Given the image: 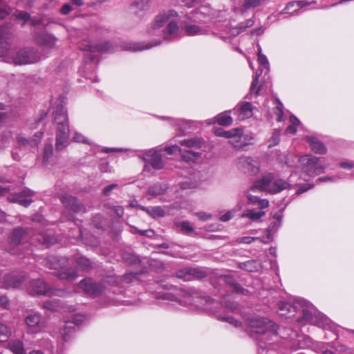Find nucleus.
I'll list each match as a JSON object with an SVG mask.
<instances>
[{"label": "nucleus", "instance_id": "obj_1", "mask_svg": "<svg viewBox=\"0 0 354 354\" xmlns=\"http://www.w3.org/2000/svg\"><path fill=\"white\" fill-rule=\"evenodd\" d=\"M278 307V313L281 317L290 318L295 315L296 312L301 310L302 317L298 319L299 322L303 324L309 323L323 328H327L329 326L328 319L322 314L317 313L314 306L303 299H296L292 305L288 302L280 301Z\"/></svg>", "mask_w": 354, "mask_h": 354}, {"label": "nucleus", "instance_id": "obj_2", "mask_svg": "<svg viewBox=\"0 0 354 354\" xmlns=\"http://www.w3.org/2000/svg\"><path fill=\"white\" fill-rule=\"evenodd\" d=\"M55 124V149L62 151L69 144L70 130L66 109L62 104H56L53 112Z\"/></svg>", "mask_w": 354, "mask_h": 354}, {"label": "nucleus", "instance_id": "obj_3", "mask_svg": "<svg viewBox=\"0 0 354 354\" xmlns=\"http://www.w3.org/2000/svg\"><path fill=\"white\" fill-rule=\"evenodd\" d=\"M248 326L250 336L260 342H268L277 335V326L266 317H252L249 319Z\"/></svg>", "mask_w": 354, "mask_h": 354}, {"label": "nucleus", "instance_id": "obj_4", "mask_svg": "<svg viewBox=\"0 0 354 354\" xmlns=\"http://www.w3.org/2000/svg\"><path fill=\"white\" fill-rule=\"evenodd\" d=\"M296 176V172H293L289 176L288 181L281 178L274 180L273 174L269 173L264 175L261 179L257 180L254 185L251 187V190L253 191L255 189H258L259 191L264 190L271 194H276L284 189H291L293 187V184L296 183L294 180Z\"/></svg>", "mask_w": 354, "mask_h": 354}, {"label": "nucleus", "instance_id": "obj_5", "mask_svg": "<svg viewBox=\"0 0 354 354\" xmlns=\"http://www.w3.org/2000/svg\"><path fill=\"white\" fill-rule=\"evenodd\" d=\"M326 167L324 158L311 154L304 155L300 157L299 178L304 181H308L316 176L324 174Z\"/></svg>", "mask_w": 354, "mask_h": 354}, {"label": "nucleus", "instance_id": "obj_6", "mask_svg": "<svg viewBox=\"0 0 354 354\" xmlns=\"http://www.w3.org/2000/svg\"><path fill=\"white\" fill-rule=\"evenodd\" d=\"M180 298H176L170 293L164 295L165 299L174 300L178 299V302L183 306H194L197 308H207L206 306L212 302L209 297L201 296L198 292H189L187 291H180Z\"/></svg>", "mask_w": 354, "mask_h": 354}, {"label": "nucleus", "instance_id": "obj_7", "mask_svg": "<svg viewBox=\"0 0 354 354\" xmlns=\"http://www.w3.org/2000/svg\"><path fill=\"white\" fill-rule=\"evenodd\" d=\"M177 16V12L173 10H169L167 13H162L156 17L153 24V28L158 30L166 24L165 30H162L163 37L165 40L169 41L171 37L177 35L178 26L177 23L171 19V17Z\"/></svg>", "mask_w": 354, "mask_h": 354}, {"label": "nucleus", "instance_id": "obj_8", "mask_svg": "<svg viewBox=\"0 0 354 354\" xmlns=\"http://www.w3.org/2000/svg\"><path fill=\"white\" fill-rule=\"evenodd\" d=\"M41 60L39 53L33 48L19 49L7 58V62L15 65H26L37 63Z\"/></svg>", "mask_w": 354, "mask_h": 354}, {"label": "nucleus", "instance_id": "obj_9", "mask_svg": "<svg viewBox=\"0 0 354 354\" xmlns=\"http://www.w3.org/2000/svg\"><path fill=\"white\" fill-rule=\"evenodd\" d=\"M68 260L64 257H57L55 256L48 257L46 260V266L50 269L61 270L57 273V276L61 279L73 281L75 279L77 274L72 269L64 270L66 266Z\"/></svg>", "mask_w": 354, "mask_h": 354}, {"label": "nucleus", "instance_id": "obj_10", "mask_svg": "<svg viewBox=\"0 0 354 354\" xmlns=\"http://www.w3.org/2000/svg\"><path fill=\"white\" fill-rule=\"evenodd\" d=\"M28 291L30 295L48 296L59 295L62 292L60 290L51 289L42 279L32 280L28 288Z\"/></svg>", "mask_w": 354, "mask_h": 354}, {"label": "nucleus", "instance_id": "obj_11", "mask_svg": "<svg viewBox=\"0 0 354 354\" xmlns=\"http://www.w3.org/2000/svg\"><path fill=\"white\" fill-rule=\"evenodd\" d=\"M80 48L82 50L87 52L86 56L89 57L91 61L94 59V57L92 55L93 53H113L115 50L114 46L108 41H103L97 44H93L88 41L86 44H82Z\"/></svg>", "mask_w": 354, "mask_h": 354}, {"label": "nucleus", "instance_id": "obj_12", "mask_svg": "<svg viewBox=\"0 0 354 354\" xmlns=\"http://www.w3.org/2000/svg\"><path fill=\"white\" fill-rule=\"evenodd\" d=\"M26 232L22 227L15 229L9 236V248L8 252L12 254L19 255V249L17 248L24 239Z\"/></svg>", "mask_w": 354, "mask_h": 354}, {"label": "nucleus", "instance_id": "obj_13", "mask_svg": "<svg viewBox=\"0 0 354 354\" xmlns=\"http://www.w3.org/2000/svg\"><path fill=\"white\" fill-rule=\"evenodd\" d=\"M143 160L145 162V171L148 168V165L156 170L162 169L165 165L160 152L156 149H152L145 152Z\"/></svg>", "mask_w": 354, "mask_h": 354}, {"label": "nucleus", "instance_id": "obj_14", "mask_svg": "<svg viewBox=\"0 0 354 354\" xmlns=\"http://www.w3.org/2000/svg\"><path fill=\"white\" fill-rule=\"evenodd\" d=\"M25 324L30 333H37L44 328V321L37 312H30L25 317Z\"/></svg>", "mask_w": 354, "mask_h": 354}, {"label": "nucleus", "instance_id": "obj_15", "mask_svg": "<svg viewBox=\"0 0 354 354\" xmlns=\"http://www.w3.org/2000/svg\"><path fill=\"white\" fill-rule=\"evenodd\" d=\"M79 287L83 291L92 296H98L102 294L104 290V287L102 283H95L91 279H84L79 283Z\"/></svg>", "mask_w": 354, "mask_h": 354}, {"label": "nucleus", "instance_id": "obj_16", "mask_svg": "<svg viewBox=\"0 0 354 354\" xmlns=\"http://www.w3.org/2000/svg\"><path fill=\"white\" fill-rule=\"evenodd\" d=\"M252 111V104L248 102H241L234 109V113L240 121L250 118L253 114Z\"/></svg>", "mask_w": 354, "mask_h": 354}, {"label": "nucleus", "instance_id": "obj_17", "mask_svg": "<svg viewBox=\"0 0 354 354\" xmlns=\"http://www.w3.org/2000/svg\"><path fill=\"white\" fill-rule=\"evenodd\" d=\"M34 194V192L30 189H24L19 194L10 195L8 200L12 203H18L22 206L28 207L32 202L30 198Z\"/></svg>", "mask_w": 354, "mask_h": 354}, {"label": "nucleus", "instance_id": "obj_18", "mask_svg": "<svg viewBox=\"0 0 354 354\" xmlns=\"http://www.w3.org/2000/svg\"><path fill=\"white\" fill-rule=\"evenodd\" d=\"M237 165L239 169L249 174H255L259 170L254 165V160L250 157L240 158Z\"/></svg>", "mask_w": 354, "mask_h": 354}, {"label": "nucleus", "instance_id": "obj_19", "mask_svg": "<svg viewBox=\"0 0 354 354\" xmlns=\"http://www.w3.org/2000/svg\"><path fill=\"white\" fill-rule=\"evenodd\" d=\"M60 200L66 208L74 212H80L84 210V207L75 197L64 194L61 196Z\"/></svg>", "mask_w": 354, "mask_h": 354}, {"label": "nucleus", "instance_id": "obj_20", "mask_svg": "<svg viewBox=\"0 0 354 354\" xmlns=\"http://www.w3.org/2000/svg\"><path fill=\"white\" fill-rule=\"evenodd\" d=\"M13 16L17 20L21 21L22 26L26 24L35 26L41 24L40 19L35 17H32L29 13L25 11L16 10L13 13Z\"/></svg>", "mask_w": 354, "mask_h": 354}, {"label": "nucleus", "instance_id": "obj_21", "mask_svg": "<svg viewBox=\"0 0 354 354\" xmlns=\"http://www.w3.org/2000/svg\"><path fill=\"white\" fill-rule=\"evenodd\" d=\"M24 275L21 274H10L6 276L3 286L6 288H20L24 281Z\"/></svg>", "mask_w": 354, "mask_h": 354}, {"label": "nucleus", "instance_id": "obj_22", "mask_svg": "<svg viewBox=\"0 0 354 354\" xmlns=\"http://www.w3.org/2000/svg\"><path fill=\"white\" fill-rule=\"evenodd\" d=\"M176 276L178 279H183L184 281H190L192 277L197 278L203 277L205 276V273L194 268H185L176 272Z\"/></svg>", "mask_w": 354, "mask_h": 354}, {"label": "nucleus", "instance_id": "obj_23", "mask_svg": "<svg viewBox=\"0 0 354 354\" xmlns=\"http://www.w3.org/2000/svg\"><path fill=\"white\" fill-rule=\"evenodd\" d=\"M214 134L219 137L239 140L242 139L243 137V130L239 128H235L228 131H225L222 128H218L214 131Z\"/></svg>", "mask_w": 354, "mask_h": 354}, {"label": "nucleus", "instance_id": "obj_24", "mask_svg": "<svg viewBox=\"0 0 354 354\" xmlns=\"http://www.w3.org/2000/svg\"><path fill=\"white\" fill-rule=\"evenodd\" d=\"M43 133L39 132L37 133L35 136L36 138H31L28 139L25 138L24 136L19 135L17 136V142L19 145V146L22 147H27L30 148H35L37 147L38 145V143L39 140L41 139Z\"/></svg>", "mask_w": 354, "mask_h": 354}, {"label": "nucleus", "instance_id": "obj_25", "mask_svg": "<svg viewBox=\"0 0 354 354\" xmlns=\"http://www.w3.org/2000/svg\"><path fill=\"white\" fill-rule=\"evenodd\" d=\"M160 42H156L154 44H149V43H133V42H127L124 44L123 48L126 50H130L133 52L141 51L144 50H147L151 48L153 46H156L158 45Z\"/></svg>", "mask_w": 354, "mask_h": 354}, {"label": "nucleus", "instance_id": "obj_26", "mask_svg": "<svg viewBox=\"0 0 354 354\" xmlns=\"http://www.w3.org/2000/svg\"><path fill=\"white\" fill-rule=\"evenodd\" d=\"M306 140L310 145L311 149L318 154H325L327 151L325 145L319 141L317 138L313 136H307L306 137Z\"/></svg>", "mask_w": 354, "mask_h": 354}, {"label": "nucleus", "instance_id": "obj_27", "mask_svg": "<svg viewBox=\"0 0 354 354\" xmlns=\"http://www.w3.org/2000/svg\"><path fill=\"white\" fill-rule=\"evenodd\" d=\"M255 190H259L258 189H255L252 191L251 189L245 193V196L248 198V203L250 205H257L261 209H265L269 206V201L267 199H261L258 196H253L250 192H254Z\"/></svg>", "mask_w": 354, "mask_h": 354}, {"label": "nucleus", "instance_id": "obj_28", "mask_svg": "<svg viewBox=\"0 0 354 354\" xmlns=\"http://www.w3.org/2000/svg\"><path fill=\"white\" fill-rule=\"evenodd\" d=\"M265 215L266 212L262 209L259 211H256L254 209H247L243 211V212L241 215V217L243 218H248L252 221H258L261 218V217L264 216Z\"/></svg>", "mask_w": 354, "mask_h": 354}, {"label": "nucleus", "instance_id": "obj_29", "mask_svg": "<svg viewBox=\"0 0 354 354\" xmlns=\"http://www.w3.org/2000/svg\"><path fill=\"white\" fill-rule=\"evenodd\" d=\"M33 240H37L39 243L46 246L51 245L56 243L57 239L52 234L48 233H41L36 234Z\"/></svg>", "mask_w": 354, "mask_h": 354}, {"label": "nucleus", "instance_id": "obj_30", "mask_svg": "<svg viewBox=\"0 0 354 354\" xmlns=\"http://www.w3.org/2000/svg\"><path fill=\"white\" fill-rule=\"evenodd\" d=\"M308 4V3L303 1L290 2L286 5L282 13L294 15L297 10Z\"/></svg>", "mask_w": 354, "mask_h": 354}, {"label": "nucleus", "instance_id": "obj_31", "mask_svg": "<svg viewBox=\"0 0 354 354\" xmlns=\"http://www.w3.org/2000/svg\"><path fill=\"white\" fill-rule=\"evenodd\" d=\"M7 348L14 354H27L24 347V344L19 339L12 340L8 342Z\"/></svg>", "mask_w": 354, "mask_h": 354}, {"label": "nucleus", "instance_id": "obj_32", "mask_svg": "<svg viewBox=\"0 0 354 354\" xmlns=\"http://www.w3.org/2000/svg\"><path fill=\"white\" fill-rule=\"evenodd\" d=\"M75 326L73 325V323L70 321H67L60 328V334L63 339L66 341L74 333Z\"/></svg>", "mask_w": 354, "mask_h": 354}, {"label": "nucleus", "instance_id": "obj_33", "mask_svg": "<svg viewBox=\"0 0 354 354\" xmlns=\"http://www.w3.org/2000/svg\"><path fill=\"white\" fill-rule=\"evenodd\" d=\"M37 41L43 46L53 47L56 43V39L48 34H40L36 37Z\"/></svg>", "mask_w": 354, "mask_h": 354}, {"label": "nucleus", "instance_id": "obj_34", "mask_svg": "<svg viewBox=\"0 0 354 354\" xmlns=\"http://www.w3.org/2000/svg\"><path fill=\"white\" fill-rule=\"evenodd\" d=\"M168 187L166 183H158L149 188L148 194L149 195L157 196L163 194L167 189Z\"/></svg>", "mask_w": 354, "mask_h": 354}, {"label": "nucleus", "instance_id": "obj_35", "mask_svg": "<svg viewBox=\"0 0 354 354\" xmlns=\"http://www.w3.org/2000/svg\"><path fill=\"white\" fill-rule=\"evenodd\" d=\"M230 111H225L217 115L214 118V121L213 122H217L218 124L221 126H230L232 123V118L230 115Z\"/></svg>", "mask_w": 354, "mask_h": 354}, {"label": "nucleus", "instance_id": "obj_36", "mask_svg": "<svg viewBox=\"0 0 354 354\" xmlns=\"http://www.w3.org/2000/svg\"><path fill=\"white\" fill-rule=\"evenodd\" d=\"M223 280L226 284L233 288L234 291L244 294L245 290L236 282V279L232 276L225 275L223 277Z\"/></svg>", "mask_w": 354, "mask_h": 354}, {"label": "nucleus", "instance_id": "obj_37", "mask_svg": "<svg viewBox=\"0 0 354 354\" xmlns=\"http://www.w3.org/2000/svg\"><path fill=\"white\" fill-rule=\"evenodd\" d=\"M283 161L289 167H300V157L299 158L292 153L286 154Z\"/></svg>", "mask_w": 354, "mask_h": 354}, {"label": "nucleus", "instance_id": "obj_38", "mask_svg": "<svg viewBox=\"0 0 354 354\" xmlns=\"http://www.w3.org/2000/svg\"><path fill=\"white\" fill-rule=\"evenodd\" d=\"M78 268L82 271H88L93 268V263L85 257H79L76 259Z\"/></svg>", "mask_w": 354, "mask_h": 354}, {"label": "nucleus", "instance_id": "obj_39", "mask_svg": "<svg viewBox=\"0 0 354 354\" xmlns=\"http://www.w3.org/2000/svg\"><path fill=\"white\" fill-rule=\"evenodd\" d=\"M185 30L188 35L194 36L196 35H203L205 34L206 30L200 28L199 26L191 24H186L185 25Z\"/></svg>", "mask_w": 354, "mask_h": 354}, {"label": "nucleus", "instance_id": "obj_40", "mask_svg": "<svg viewBox=\"0 0 354 354\" xmlns=\"http://www.w3.org/2000/svg\"><path fill=\"white\" fill-rule=\"evenodd\" d=\"M240 268L248 272H254L261 268V264L255 260H250L240 263Z\"/></svg>", "mask_w": 354, "mask_h": 354}, {"label": "nucleus", "instance_id": "obj_41", "mask_svg": "<svg viewBox=\"0 0 354 354\" xmlns=\"http://www.w3.org/2000/svg\"><path fill=\"white\" fill-rule=\"evenodd\" d=\"M151 0H135L133 6L135 8V12L139 14L140 12L145 11L150 7Z\"/></svg>", "mask_w": 354, "mask_h": 354}, {"label": "nucleus", "instance_id": "obj_42", "mask_svg": "<svg viewBox=\"0 0 354 354\" xmlns=\"http://www.w3.org/2000/svg\"><path fill=\"white\" fill-rule=\"evenodd\" d=\"M203 141V139L200 138H192L182 140L180 141V144L187 147H201Z\"/></svg>", "mask_w": 354, "mask_h": 354}, {"label": "nucleus", "instance_id": "obj_43", "mask_svg": "<svg viewBox=\"0 0 354 354\" xmlns=\"http://www.w3.org/2000/svg\"><path fill=\"white\" fill-rule=\"evenodd\" d=\"M263 68L261 67L256 73L255 76L252 80L251 86H250V93H254L255 96H257L259 94L260 91V86L257 88V86L259 84V78L260 75H261Z\"/></svg>", "mask_w": 354, "mask_h": 354}, {"label": "nucleus", "instance_id": "obj_44", "mask_svg": "<svg viewBox=\"0 0 354 354\" xmlns=\"http://www.w3.org/2000/svg\"><path fill=\"white\" fill-rule=\"evenodd\" d=\"M201 153L200 152H196L192 150H187L182 152L181 157L183 160L187 162L196 161Z\"/></svg>", "mask_w": 354, "mask_h": 354}, {"label": "nucleus", "instance_id": "obj_45", "mask_svg": "<svg viewBox=\"0 0 354 354\" xmlns=\"http://www.w3.org/2000/svg\"><path fill=\"white\" fill-rule=\"evenodd\" d=\"M291 124L289 125L286 129V134L293 135L297 131V127L299 124V120L295 116L291 115L290 117Z\"/></svg>", "mask_w": 354, "mask_h": 354}, {"label": "nucleus", "instance_id": "obj_46", "mask_svg": "<svg viewBox=\"0 0 354 354\" xmlns=\"http://www.w3.org/2000/svg\"><path fill=\"white\" fill-rule=\"evenodd\" d=\"M148 214L153 218L163 217L165 215V211L160 206L153 207L151 209H145Z\"/></svg>", "mask_w": 354, "mask_h": 354}, {"label": "nucleus", "instance_id": "obj_47", "mask_svg": "<svg viewBox=\"0 0 354 354\" xmlns=\"http://www.w3.org/2000/svg\"><path fill=\"white\" fill-rule=\"evenodd\" d=\"M279 227L280 226H277V221L272 222L268 228L266 238H263L262 241L268 243L272 239V233L275 232Z\"/></svg>", "mask_w": 354, "mask_h": 354}, {"label": "nucleus", "instance_id": "obj_48", "mask_svg": "<svg viewBox=\"0 0 354 354\" xmlns=\"http://www.w3.org/2000/svg\"><path fill=\"white\" fill-rule=\"evenodd\" d=\"M274 101H275V104H276V106H275V109H274V114L277 117V120L278 122H281L283 120V104L278 99H276Z\"/></svg>", "mask_w": 354, "mask_h": 354}, {"label": "nucleus", "instance_id": "obj_49", "mask_svg": "<svg viewBox=\"0 0 354 354\" xmlns=\"http://www.w3.org/2000/svg\"><path fill=\"white\" fill-rule=\"evenodd\" d=\"M4 30V27L0 26V57L4 56V55L7 53L8 50V45L6 42L3 41L2 39Z\"/></svg>", "mask_w": 354, "mask_h": 354}, {"label": "nucleus", "instance_id": "obj_50", "mask_svg": "<svg viewBox=\"0 0 354 354\" xmlns=\"http://www.w3.org/2000/svg\"><path fill=\"white\" fill-rule=\"evenodd\" d=\"M53 147L52 144H46L44 147V154H43V160L46 162L49 160L50 158L53 156Z\"/></svg>", "mask_w": 354, "mask_h": 354}, {"label": "nucleus", "instance_id": "obj_51", "mask_svg": "<svg viewBox=\"0 0 354 354\" xmlns=\"http://www.w3.org/2000/svg\"><path fill=\"white\" fill-rule=\"evenodd\" d=\"M122 259L130 264H136L140 261L136 255L127 252L123 253Z\"/></svg>", "mask_w": 354, "mask_h": 354}, {"label": "nucleus", "instance_id": "obj_52", "mask_svg": "<svg viewBox=\"0 0 354 354\" xmlns=\"http://www.w3.org/2000/svg\"><path fill=\"white\" fill-rule=\"evenodd\" d=\"M280 141V131L275 129L272 136L269 139V147L277 145Z\"/></svg>", "mask_w": 354, "mask_h": 354}, {"label": "nucleus", "instance_id": "obj_53", "mask_svg": "<svg viewBox=\"0 0 354 354\" xmlns=\"http://www.w3.org/2000/svg\"><path fill=\"white\" fill-rule=\"evenodd\" d=\"M219 319H221L223 322H226L229 323L230 324H232V326H234L236 328L241 327V326H242L241 322L235 319L232 317H229V316H222L221 317H221H219Z\"/></svg>", "mask_w": 354, "mask_h": 354}, {"label": "nucleus", "instance_id": "obj_54", "mask_svg": "<svg viewBox=\"0 0 354 354\" xmlns=\"http://www.w3.org/2000/svg\"><path fill=\"white\" fill-rule=\"evenodd\" d=\"M59 303L58 300H48L43 303V307L50 310H56L59 307Z\"/></svg>", "mask_w": 354, "mask_h": 354}, {"label": "nucleus", "instance_id": "obj_55", "mask_svg": "<svg viewBox=\"0 0 354 354\" xmlns=\"http://www.w3.org/2000/svg\"><path fill=\"white\" fill-rule=\"evenodd\" d=\"M266 0H245L243 6L245 9L254 8L261 5Z\"/></svg>", "mask_w": 354, "mask_h": 354}, {"label": "nucleus", "instance_id": "obj_56", "mask_svg": "<svg viewBox=\"0 0 354 354\" xmlns=\"http://www.w3.org/2000/svg\"><path fill=\"white\" fill-rule=\"evenodd\" d=\"M177 226L180 228L181 231L187 233H191L194 231V228L191 226L188 221H181L177 224Z\"/></svg>", "mask_w": 354, "mask_h": 354}, {"label": "nucleus", "instance_id": "obj_57", "mask_svg": "<svg viewBox=\"0 0 354 354\" xmlns=\"http://www.w3.org/2000/svg\"><path fill=\"white\" fill-rule=\"evenodd\" d=\"M258 62L260 67L263 68L267 71L269 70V63L266 55L262 53H259L258 56Z\"/></svg>", "mask_w": 354, "mask_h": 354}, {"label": "nucleus", "instance_id": "obj_58", "mask_svg": "<svg viewBox=\"0 0 354 354\" xmlns=\"http://www.w3.org/2000/svg\"><path fill=\"white\" fill-rule=\"evenodd\" d=\"M315 187L314 184L311 183H306L302 185H298V189L296 191L297 195H300L307 191H308L310 189H313Z\"/></svg>", "mask_w": 354, "mask_h": 354}, {"label": "nucleus", "instance_id": "obj_59", "mask_svg": "<svg viewBox=\"0 0 354 354\" xmlns=\"http://www.w3.org/2000/svg\"><path fill=\"white\" fill-rule=\"evenodd\" d=\"M73 140L77 142L84 143V144H89L88 139L84 137L81 133H79L77 132L75 133V135L73 138Z\"/></svg>", "mask_w": 354, "mask_h": 354}, {"label": "nucleus", "instance_id": "obj_60", "mask_svg": "<svg viewBox=\"0 0 354 354\" xmlns=\"http://www.w3.org/2000/svg\"><path fill=\"white\" fill-rule=\"evenodd\" d=\"M86 319V317L83 315H75L73 317V320L70 321L73 323V326H78L84 322Z\"/></svg>", "mask_w": 354, "mask_h": 354}, {"label": "nucleus", "instance_id": "obj_61", "mask_svg": "<svg viewBox=\"0 0 354 354\" xmlns=\"http://www.w3.org/2000/svg\"><path fill=\"white\" fill-rule=\"evenodd\" d=\"M235 212L236 210L234 209L230 210L223 215L221 216L219 219L223 222L228 221L234 217Z\"/></svg>", "mask_w": 354, "mask_h": 354}, {"label": "nucleus", "instance_id": "obj_62", "mask_svg": "<svg viewBox=\"0 0 354 354\" xmlns=\"http://www.w3.org/2000/svg\"><path fill=\"white\" fill-rule=\"evenodd\" d=\"M136 232L139 234L141 236H147V237H153L155 234V232L153 230H140L138 229H136Z\"/></svg>", "mask_w": 354, "mask_h": 354}, {"label": "nucleus", "instance_id": "obj_63", "mask_svg": "<svg viewBox=\"0 0 354 354\" xmlns=\"http://www.w3.org/2000/svg\"><path fill=\"white\" fill-rule=\"evenodd\" d=\"M102 220L103 218L101 215H96L93 218V223L97 228H102L104 226Z\"/></svg>", "mask_w": 354, "mask_h": 354}, {"label": "nucleus", "instance_id": "obj_64", "mask_svg": "<svg viewBox=\"0 0 354 354\" xmlns=\"http://www.w3.org/2000/svg\"><path fill=\"white\" fill-rule=\"evenodd\" d=\"M10 334V331L6 325L0 323V338L8 337Z\"/></svg>", "mask_w": 354, "mask_h": 354}]
</instances>
